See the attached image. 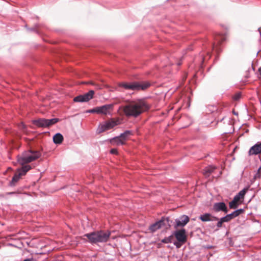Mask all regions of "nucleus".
Listing matches in <instances>:
<instances>
[{"instance_id":"obj_1","label":"nucleus","mask_w":261,"mask_h":261,"mask_svg":"<svg viewBox=\"0 0 261 261\" xmlns=\"http://www.w3.org/2000/svg\"><path fill=\"white\" fill-rule=\"evenodd\" d=\"M41 153L39 151L29 150L24 151L21 155L17 156V162L22 166L17 170L22 176L24 175L31 169L30 165H25L39 158Z\"/></svg>"},{"instance_id":"obj_2","label":"nucleus","mask_w":261,"mask_h":261,"mask_svg":"<svg viewBox=\"0 0 261 261\" xmlns=\"http://www.w3.org/2000/svg\"><path fill=\"white\" fill-rule=\"evenodd\" d=\"M149 108V105L145 100L140 99L125 105L123 107V112L126 116L136 118Z\"/></svg>"},{"instance_id":"obj_3","label":"nucleus","mask_w":261,"mask_h":261,"mask_svg":"<svg viewBox=\"0 0 261 261\" xmlns=\"http://www.w3.org/2000/svg\"><path fill=\"white\" fill-rule=\"evenodd\" d=\"M111 234V232L109 230H97L84 235L91 244H98L107 242Z\"/></svg>"},{"instance_id":"obj_4","label":"nucleus","mask_w":261,"mask_h":261,"mask_svg":"<svg viewBox=\"0 0 261 261\" xmlns=\"http://www.w3.org/2000/svg\"><path fill=\"white\" fill-rule=\"evenodd\" d=\"M119 87H122L126 90H144L147 88L150 84L148 83L139 84L137 82L133 83H120L118 84Z\"/></svg>"},{"instance_id":"obj_5","label":"nucleus","mask_w":261,"mask_h":261,"mask_svg":"<svg viewBox=\"0 0 261 261\" xmlns=\"http://www.w3.org/2000/svg\"><path fill=\"white\" fill-rule=\"evenodd\" d=\"M59 121L58 118L47 119H39L33 121L34 125L40 127H47L53 124H55Z\"/></svg>"},{"instance_id":"obj_6","label":"nucleus","mask_w":261,"mask_h":261,"mask_svg":"<svg viewBox=\"0 0 261 261\" xmlns=\"http://www.w3.org/2000/svg\"><path fill=\"white\" fill-rule=\"evenodd\" d=\"M169 221V218L162 217L160 220L150 225L149 227V230L151 232H154L158 229L165 226L168 224Z\"/></svg>"},{"instance_id":"obj_7","label":"nucleus","mask_w":261,"mask_h":261,"mask_svg":"<svg viewBox=\"0 0 261 261\" xmlns=\"http://www.w3.org/2000/svg\"><path fill=\"white\" fill-rule=\"evenodd\" d=\"M94 94V92L93 90H90L88 92L83 95H80L75 97L73 101L76 102H88L93 98Z\"/></svg>"},{"instance_id":"obj_8","label":"nucleus","mask_w":261,"mask_h":261,"mask_svg":"<svg viewBox=\"0 0 261 261\" xmlns=\"http://www.w3.org/2000/svg\"><path fill=\"white\" fill-rule=\"evenodd\" d=\"M173 234L176 240L180 243L184 244L186 242L187 237L186 230L184 228L177 230L174 232Z\"/></svg>"},{"instance_id":"obj_9","label":"nucleus","mask_w":261,"mask_h":261,"mask_svg":"<svg viewBox=\"0 0 261 261\" xmlns=\"http://www.w3.org/2000/svg\"><path fill=\"white\" fill-rule=\"evenodd\" d=\"M189 220L190 218L188 216L183 215L175 219L174 227L175 228L184 227L189 222Z\"/></svg>"},{"instance_id":"obj_10","label":"nucleus","mask_w":261,"mask_h":261,"mask_svg":"<svg viewBox=\"0 0 261 261\" xmlns=\"http://www.w3.org/2000/svg\"><path fill=\"white\" fill-rule=\"evenodd\" d=\"M113 106L111 104L105 105L100 107H97V114L108 115L110 114L113 110Z\"/></svg>"},{"instance_id":"obj_11","label":"nucleus","mask_w":261,"mask_h":261,"mask_svg":"<svg viewBox=\"0 0 261 261\" xmlns=\"http://www.w3.org/2000/svg\"><path fill=\"white\" fill-rule=\"evenodd\" d=\"M213 211L215 212H223L225 213L228 212L227 206L224 202L215 203L213 206Z\"/></svg>"},{"instance_id":"obj_12","label":"nucleus","mask_w":261,"mask_h":261,"mask_svg":"<svg viewBox=\"0 0 261 261\" xmlns=\"http://www.w3.org/2000/svg\"><path fill=\"white\" fill-rule=\"evenodd\" d=\"M199 219L202 222H210L218 220L219 218L210 213H205L200 215Z\"/></svg>"},{"instance_id":"obj_13","label":"nucleus","mask_w":261,"mask_h":261,"mask_svg":"<svg viewBox=\"0 0 261 261\" xmlns=\"http://www.w3.org/2000/svg\"><path fill=\"white\" fill-rule=\"evenodd\" d=\"M261 152V142H257L252 146L248 151L249 155H256Z\"/></svg>"},{"instance_id":"obj_14","label":"nucleus","mask_w":261,"mask_h":261,"mask_svg":"<svg viewBox=\"0 0 261 261\" xmlns=\"http://www.w3.org/2000/svg\"><path fill=\"white\" fill-rule=\"evenodd\" d=\"M110 143L113 145H121L125 143V141L119 136L111 139Z\"/></svg>"},{"instance_id":"obj_15","label":"nucleus","mask_w":261,"mask_h":261,"mask_svg":"<svg viewBox=\"0 0 261 261\" xmlns=\"http://www.w3.org/2000/svg\"><path fill=\"white\" fill-rule=\"evenodd\" d=\"M248 188L243 189L240 191L236 195H235L233 198L236 199V200H237L239 202L241 200L244 199V196Z\"/></svg>"},{"instance_id":"obj_16","label":"nucleus","mask_w":261,"mask_h":261,"mask_svg":"<svg viewBox=\"0 0 261 261\" xmlns=\"http://www.w3.org/2000/svg\"><path fill=\"white\" fill-rule=\"evenodd\" d=\"M63 140V137L60 133H57L53 137V142L56 144H61Z\"/></svg>"},{"instance_id":"obj_17","label":"nucleus","mask_w":261,"mask_h":261,"mask_svg":"<svg viewBox=\"0 0 261 261\" xmlns=\"http://www.w3.org/2000/svg\"><path fill=\"white\" fill-rule=\"evenodd\" d=\"M216 168L213 166H209L205 167L203 170V174L205 176H208L211 173H212L215 170Z\"/></svg>"},{"instance_id":"obj_18","label":"nucleus","mask_w":261,"mask_h":261,"mask_svg":"<svg viewBox=\"0 0 261 261\" xmlns=\"http://www.w3.org/2000/svg\"><path fill=\"white\" fill-rule=\"evenodd\" d=\"M22 175L20 174V173L18 172V173L15 174L13 177H12V179L11 181L10 182V186H14L16 182H17L19 179H20V177Z\"/></svg>"},{"instance_id":"obj_19","label":"nucleus","mask_w":261,"mask_h":261,"mask_svg":"<svg viewBox=\"0 0 261 261\" xmlns=\"http://www.w3.org/2000/svg\"><path fill=\"white\" fill-rule=\"evenodd\" d=\"M108 130L113 128L117 125V123L114 120H111L105 123Z\"/></svg>"},{"instance_id":"obj_20","label":"nucleus","mask_w":261,"mask_h":261,"mask_svg":"<svg viewBox=\"0 0 261 261\" xmlns=\"http://www.w3.org/2000/svg\"><path fill=\"white\" fill-rule=\"evenodd\" d=\"M238 201L234 198L229 203V206L231 209H236L238 207Z\"/></svg>"},{"instance_id":"obj_21","label":"nucleus","mask_w":261,"mask_h":261,"mask_svg":"<svg viewBox=\"0 0 261 261\" xmlns=\"http://www.w3.org/2000/svg\"><path fill=\"white\" fill-rule=\"evenodd\" d=\"M132 135V132L130 130H126L124 133L121 134L120 136L125 141L126 138Z\"/></svg>"},{"instance_id":"obj_22","label":"nucleus","mask_w":261,"mask_h":261,"mask_svg":"<svg viewBox=\"0 0 261 261\" xmlns=\"http://www.w3.org/2000/svg\"><path fill=\"white\" fill-rule=\"evenodd\" d=\"M107 130L108 129L106 127V125L105 123H104L103 124H100L98 126L97 129V132L98 134H100L106 130Z\"/></svg>"},{"instance_id":"obj_23","label":"nucleus","mask_w":261,"mask_h":261,"mask_svg":"<svg viewBox=\"0 0 261 261\" xmlns=\"http://www.w3.org/2000/svg\"><path fill=\"white\" fill-rule=\"evenodd\" d=\"M172 236H169L168 237H166L163 240H162L161 242L165 244H168L172 242Z\"/></svg>"},{"instance_id":"obj_24","label":"nucleus","mask_w":261,"mask_h":261,"mask_svg":"<svg viewBox=\"0 0 261 261\" xmlns=\"http://www.w3.org/2000/svg\"><path fill=\"white\" fill-rule=\"evenodd\" d=\"M223 223L224 222H228L231 220V219L229 218L228 214L226 215L225 216L223 217L220 218Z\"/></svg>"},{"instance_id":"obj_25","label":"nucleus","mask_w":261,"mask_h":261,"mask_svg":"<svg viewBox=\"0 0 261 261\" xmlns=\"http://www.w3.org/2000/svg\"><path fill=\"white\" fill-rule=\"evenodd\" d=\"M228 216H229V218L231 219V220L239 216L236 211H234L232 213L228 214Z\"/></svg>"},{"instance_id":"obj_26","label":"nucleus","mask_w":261,"mask_h":261,"mask_svg":"<svg viewBox=\"0 0 261 261\" xmlns=\"http://www.w3.org/2000/svg\"><path fill=\"white\" fill-rule=\"evenodd\" d=\"M87 113H96L97 114V107H95L93 109H90V110H88L86 111Z\"/></svg>"},{"instance_id":"obj_27","label":"nucleus","mask_w":261,"mask_h":261,"mask_svg":"<svg viewBox=\"0 0 261 261\" xmlns=\"http://www.w3.org/2000/svg\"><path fill=\"white\" fill-rule=\"evenodd\" d=\"M260 174H261V166L258 168L257 170V173L254 175V178H259L260 177Z\"/></svg>"},{"instance_id":"obj_28","label":"nucleus","mask_w":261,"mask_h":261,"mask_svg":"<svg viewBox=\"0 0 261 261\" xmlns=\"http://www.w3.org/2000/svg\"><path fill=\"white\" fill-rule=\"evenodd\" d=\"M218 221V222L217 223L216 225H217V227L220 228L222 227V223H223V222L222 221V220L221 219H219V220Z\"/></svg>"},{"instance_id":"obj_29","label":"nucleus","mask_w":261,"mask_h":261,"mask_svg":"<svg viewBox=\"0 0 261 261\" xmlns=\"http://www.w3.org/2000/svg\"><path fill=\"white\" fill-rule=\"evenodd\" d=\"M236 211L237 212L238 216H239L240 214H241L242 213H243L244 212V209L240 208V209H238V210H236Z\"/></svg>"},{"instance_id":"obj_30","label":"nucleus","mask_w":261,"mask_h":261,"mask_svg":"<svg viewBox=\"0 0 261 261\" xmlns=\"http://www.w3.org/2000/svg\"><path fill=\"white\" fill-rule=\"evenodd\" d=\"M240 97L241 94L240 93H237L234 96L233 98L234 100H237L240 99Z\"/></svg>"},{"instance_id":"obj_31","label":"nucleus","mask_w":261,"mask_h":261,"mask_svg":"<svg viewBox=\"0 0 261 261\" xmlns=\"http://www.w3.org/2000/svg\"><path fill=\"white\" fill-rule=\"evenodd\" d=\"M110 152L112 154H117V150L115 148L111 149L110 150Z\"/></svg>"},{"instance_id":"obj_32","label":"nucleus","mask_w":261,"mask_h":261,"mask_svg":"<svg viewBox=\"0 0 261 261\" xmlns=\"http://www.w3.org/2000/svg\"><path fill=\"white\" fill-rule=\"evenodd\" d=\"M174 245L176 246V248H178L180 247L181 245L179 244L178 243L175 242L174 243Z\"/></svg>"},{"instance_id":"obj_33","label":"nucleus","mask_w":261,"mask_h":261,"mask_svg":"<svg viewBox=\"0 0 261 261\" xmlns=\"http://www.w3.org/2000/svg\"><path fill=\"white\" fill-rule=\"evenodd\" d=\"M23 261H33V258H29L25 259Z\"/></svg>"},{"instance_id":"obj_34","label":"nucleus","mask_w":261,"mask_h":261,"mask_svg":"<svg viewBox=\"0 0 261 261\" xmlns=\"http://www.w3.org/2000/svg\"><path fill=\"white\" fill-rule=\"evenodd\" d=\"M257 32L259 36L261 37V32L259 29L257 30Z\"/></svg>"},{"instance_id":"obj_35","label":"nucleus","mask_w":261,"mask_h":261,"mask_svg":"<svg viewBox=\"0 0 261 261\" xmlns=\"http://www.w3.org/2000/svg\"><path fill=\"white\" fill-rule=\"evenodd\" d=\"M181 64V62H177V65L178 66H180Z\"/></svg>"},{"instance_id":"obj_36","label":"nucleus","mask_w":261,"mask_h":261,"mask_svg":"<svg viewBox=\"0 0 261 261\" xmlns=\"http://www.w3.org/2000/svg\"><path fill=\"white\" fill-rule=\"evenodd\" d=\"M15 193V192H10V193H9V194L12 195V194H14Z\"/></svg>"},{"instance_id":"obj_37","label":"nucleus","mask_w":261,"mask_h":261,"mask_svg":"<svg viewBox=\"0 0 261 261\" xmlns=\"http://www.w3.org/2000/svg\"><path fill=\"white\" fill-rule=\"evenodd\" d=\"M22 125L23 127L24 128V125L23 124Z\"/></svg>"},{"instance_id":"obj_38","label":"nucleus","mask_w":261,"mask_h":261,"mask_svg":"<svg viewBox=\"0 0 261 261\" xmlns=\"http://www.w3.org/2000/svg\"><path fill=\"white\" fill-rule=\"evenodd\" d=\"M215 46H214V45H213V49H214V48H215Z\"/></svg>"}]
</instances>
